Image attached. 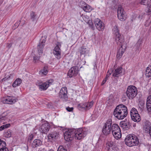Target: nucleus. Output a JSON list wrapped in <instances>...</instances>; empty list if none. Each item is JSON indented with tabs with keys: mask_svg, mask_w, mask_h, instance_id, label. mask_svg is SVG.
Wrapping results in <instances>:
<instances>
[{
	"mask_svg": "<svg viewBox=\"0 0 151 151\" xmlns=\"http://www.w3.org/2000/svg\"><path fill=\"white\" fill-rule=\"evenodd\" d=\"M40 59V57L37 56H34L33 57V60L35 61V63H36V60H39Z\"/></svg>",
	"mask_w": 151,
	"mask_h": 151,
	"instance_id": "46",
	"label": "nucleus"
},
{
	"mask_svg": "<svg viewBox=\"0 0 151 151\" xmlns=\"http://www.w3.org/2000/svg\"><path fill=\"white\" fill-rule=\"evenodd\" d=\"M6 146V144L5 142L0 139V149L4 148Z\"/></svg>",
	"mask_w": 151,
	"mask_h": 151,
	"instance_id": "40",
	"label": "nucleus"
},
{
	"mask_svg": "<svg viewBox=\"0 0 151 151\" xmlns=\"http://www.w3.org/2000/svg\"><path fill=\"white\" fill-rule=\"evenodd\" d=\"M12 45V44L11 43H7L6 44V47L9 49L11 47Z\"/></svg>",
	"mask_w": 151,
	"mask_h": 151,
	"instance_id": "47",
	"label": "nucleus"
},
{
	"mask_svg": "<svg viewBox=\"0 0 151 151\" xmlns=\"http://www.w3.org/2000/svg\"><path fill=\"white\" fill-rule=\"evenodd\" d=\"M111 132L112 134L121 131L118 125L116 124H113L112 125Z\"/></svg>",
	"mask_w": 151,
	"mask_h": 151,
	"instance_id": "21",
	"label": "nucleus"
},
{
	"mask_svg": "<svg viewBox=\"0 0 151 151\" xmlns=\"http://www.w3.org/2000/svg\"><path fill=\"white\" fill-rule=\"evenodd\" d=\"M58 133L56 132H52L51 134H49L48 136V139L50 140H52L56 138L58 135Z\"/></svg>",
	"mask_w": 151,
	"mask_h": 151,
	"instance_id": "25",
	"label": "nucleus"
},
{
	"mask_svg": "<svg viewBox=\"0 0 151 151\" xmlns=\"http://www.w3.org/2000/svg\"><path fill=\"white\" fill-rule=\"evenodd\" d=\"M83 4L85 6L82 5L81 8L86 12H90L92 10L91 7L89 5L86 4V3L84 2H83Z\"/></svg>",
	"mask_w": 151,
	"mask_h": 151,
	"instance_id": "24",
	"label": "nucleus"
},
{
	"mask_svg": "<svg viewBox=\"0 0 151 151\" xmlns=\"http://www.w3.org/2000/svg\"><path fill=\"white\" fill-rule=\"evenodd\" d=\"M48 72L47 68L45 67L43 69L39 71V73L43 75H46L47 73Z\"/></svg>",
	"mask_w": 151,
	"mask_h": 151,
	"instance_id": "33",
	"label": "nucleus"
},
{
	"mask_svg": "<svg viewBox=\"0 0 151 151\" xmlns=\"http://www.w3.org/2000/svg\"><path fill=\"white\" fill-rule=\"evenodd\" d=\"M127 47H120L117 52L116 57L118 60H119L122 57L125 52Z\"/></svg>",
	"mask_w": 151,
	"mask_h": 151,
	"instance_id": "19",
	"label": "nucleus"
},
{
	"mask_svg": "<svg viewBox=\"0 0 151 151\" xmlns=\"http://www.w3.org/2000/svg\"><path fill=\"white\" fill-rule=\"evenodd\" d=\"M114 101V98L112 96H110L106 101V103L111 105Z\"/></svg>",
	"mask_w": 151,
	"mask_h": 151,
	"instance_id": "31",
	"label": "nucleus"
},
{
	"mask_svg": "<svg viewBox=\"0 0 151 151\" xmlns=\"http://www.w3.org/2000/svg\"><path fill=\"white\" fill-rule=\"evenodd\" d=\"M5 129L4 126L3 125H2L0 127V131H2Z\"/></svg>",
	"mask_w": 151,
	"mask_h": 151,
	"instance_id": "53",
	"label": "nucleus"
},
{
	"mask_svg": "<svg viewBox=\"0 0 151 151\" xmlns=\"http://www.w3.org/2000/svg\"><path fill=\"white\" fill-rule=\"evenodd\" d=\"M145 12L147 14L150 15L151 14V5H147V7L145 9Z\"/></svg>",
	"mask_w": 151,
	"mask_h": 151,
	"instance_id": "35",
	"label": "nucleus"
},
{
	"mask_svg": "<svg viewBox=\"0 0 151 151\" xmlns=\"http://www.w3.org/2000/svg\"><path fill=\"white\" fill-rule=\"evenodd\" d=\"M57 151H67V150L65 147L63 146L60 145L58 148Z\"/></svg>",
	"mask_w": 151,
	"mask_h": 151,
	"instance_id": "41",
	"label": "nucleus"
},
{
	"mask_svg": "<svg viewBox=\"0 0 151 151\" xmlns=\"http://www.w3.org/2000/svg\"><path fill=\"white\" fill-rule=\"evenodd\" d=\"M151 3V0H142L141 4L143 5H148Z\"/></svg>",
	"mask_w": 151,
	"mask_h": 151,
	"instance_id": "38",
	"label": "nucleus"
},
{
	"mask_svg": "<svg viewBox=\"0 0 151 151\" xmlns=\"http://www.w3.org/2000/svg\"><path fill=\"white\" fill-rule=\"evenodd\" d=\"M139 114L138 111L135 108H132L130 111V114L131 116H133L135 115H137Z\"/></svg>",
	"mask_w": 151,
	"mask_h": 151,
	"instance_id": "34",
	"label": "nucleus"
},
{
	"mask_svg": "<svg viewBox=\"0 0 151 151\" xmlns=\"http://www.w3.org/2000/svg\"><path fill=\"white\" fill-rule=\"evenodd\" d=\"M93 104V102L92 101L88 103H81L78 104V108L80 110L82 111L86 110L91 108Z\"/></svg>",
	"mask_w": 151,
	"mask_h": 151,
	"instance_id": "7",
	"label": "nucleus"
},
{
	"mask_svg": "<svg viewBox=\"0 0 151 151\" xmlns=\"http://www.w3.org/2000/svg\"><path fill=\"white\" fill-rule=\"evenodd\" d=\"M88 24L90 27L93 30L94 29L95 27L93 25V23L91 20H89L88 22Z\"/></svg>",
	"mask_w": 151,
	"mask_h": 151,
	"instance_id": "39",
	"label": "nucleus"
},
{
	"mask_svg": "<svg viewBox=\"0 0 151 151\" xmlns=\"http://www.w3.org/2000/svg\"><path fill=\"white\" fill-rule=\"evenodd\" d=\"M78 66H73L69 70L68 73V76L70 78L75 76L78 73Z\"/></svg>",
	"mask_w": 151,
	"mask_h": 151,
	"instance_id": "11",
	"label": "nucleus"
},
{
	"mask_svg": "<svg viewBox=\"0 0 151 151\" xmlns=\"http://www.w3.org/2000/svg\"><path fill=\"white\" fill-rule=\"evenodd\" d=\"M22 83V80L20 78H18L14 82L12 86L13 87H16L19 86Z\"/></svg>",
	"mask_w": 151,
	"mask_h": 151,
	"instance_id": "28",
	"label": "nucleus"
},
{
	"mask_svg": "<svg viewBox=\"0 0 151 151\" xmlns=\"http://www.w3.org/2000/svg\"><path fill=\"white\" fill-rule=\"evenodd\" d=\"M46 42V39H41L40 42L37 46L38 52L39 53H42L43 52V48L45 46V43Z\"/></svg>",
	"mask_w": 151,
	"mask_h": 151,
	"instance_id": "13",
	"label": "nucleus"
},
{
	"mask_svg": "<svg viewBox=\"0 0 151 151\" xmlns=\"http://www.w3.org/2000/svg\"><path fill=\"white\" fill-rule=\"evenodd\" d=\"M36 13L32 11L30 13V18L32 21H34L36 19Z\"/></svg>",
	"mask_w": 151,
	"mask_h": 151,
	"instance_id": "36",
	"label": "nucleus"
},
{
	"mask_svg": "<svg viewBox=\"0 0 151 151\" xmlns=\"http://www.w3.org/2000/svg\"><path fill=\"white\" fill-rule=\"evenodd\" d=\"M3 113L0 116V120H3L5 119V116L3 115Z\"/></svg>",
	"mask_w": 151,
	"mask_h": 151,
	"instance_id": "50",
	"label": "nucleus"
},
{
	"mask_svg": "<svg viewBox=\"0 0 151 151\" xmlns=\"http://www.w3.org/2000/svg\"><path fill=\"white\" fill-rule=\"evenodd\" d=\"M143 40L142 39H139L137 42L136 45L138 49L141 48L143 43Z\"/></svg>",
	"mask_w": 151,
	"mask_h": 151,
	"instance_id": "30",
	"label": "nucleus"
},
{
	"mask_svg": "<svg viewBox=\"0 0 151 151\" xmlns=\"http://www.w3.org/2000/svg\"><path fill=\"white\" fill-rule=\"evenodd\" d=\"M61 46V43L58 42L57 45L55 47L53 51V54L58 59H59L61 58V50L60 49Z\"/></svg>",
	"mask_w": 151,
	"mask_h": 151,
	"instance_id": "9",
	"label": "nucleus"
},
{
	"mask_svg": "<svg viewBox=\"0 0 151 151\" xmlns=\"http://www.w3.org/2000/svg\"><path fill=\"white\" fill-rule=\"evenodd\" d=\"M151 22V21L150 20H147L145 22V26L147 27L149 26Z\"/></svg>",
	"mask_w": 151,
	"mask_h": 151,
	"instance_id": "43",
	"label": "nucleus"
},
{
	"mask_svg": "<svg viewBox=\"0 0 151 151\" xmlns=\"http://www.w3.org/2000/svg\"><path fill=\"white\" fill-rule=\"evenodd\" d=\"M67 89L66 87H63L60 90V97L65 100H67L68 99L67 95Z\"/></svg>",
	"mask_w": 151,
	"mask_h": 151,
	"instance_id": "15",
	"label": "nucleus"
},
{
	"mask_svg": "<svg viewBox=\"0 0 151 151\" xmlns=\"http://www.w3.org/2000/svg\"><path fill=\"white\" fill-rule=\"evenodd\" d=\"M16 102V99L15 97L12 96H7L5 99V102L7 104H12Z\"/></svg>",
	"mask_w": 151,
	"mask_h": 151,
	"instance_id": "18",
	"label": "nucleus"
},
{
	"mask_svg": "<svg viewBox=\"0 0 151 151\" xmlns=\"http://www.w3.org/2000/svg\"><path fill=\"white\" fill-rule=\"evenodd\" d=\"M115 36V41L118 45L120 46V47H126V44L125 42L124 36L120 33L117 32Z\"/></svg>",
	"mask_w": 151,
	"mask_h": 151,
	"instance_id": "5",
	"label": "nucleus"
},
{
	"mask_svg": "<svg viewBox=\"0 0 151 151\" xmlns=\"http://www.w3.org/2000/svg\"><path fill=\"white\" fill-rule=\"evenodd\" d=\"M125 142L129 147L137 146L139 143V139L136 135L131 134L127 135L125 139Z\"/></svg>",
	"mask_w": 151,
	"mask_h": 151,
	"instance_id": "3",
	"label": "nucleus"
},
{
	"mask_svg": "<svg viewBox=\"0 0 151 151\" xmlns=\"http://www.w3.org/2000/svg\"><path fill=\"white\" fill-rule=\"evenodd\" d=\"M112 134L114 137L116 139H120L122 137V134L121 131L117 132H116V133L113 134Z\"/></svg>",
	"mask_w": 151,
	"mask_h": 151,
	"instance_id": "32",
	"label": "nucleus"
},
{
	"mask_svg": "<svg viewBox=\"0 0 151 151\" xmlns=\"http://www.w3.org/2000/svg\"><path fill=\"white\" fill-rule=\"evenodd\" d=\"M149 93L151 94V88H150L149 90Z\"/></svg>",
	"mask_w": 151,
	"mask_h": 151,
	"instance_id": "54",
	"label": "nucleus"
},
{
	"mask_svg": "<svg viewBox=\"0 0 151 151\" xmlns=\"http://www.w3.org/2000/svg\"><path fill=\"white\" fill-rule=\"evenodd\" d=\"M107 144H108V145L107 146V147L109 149L110 147H111L113 146V145L111 143H109Z\"/></svg>",
	"mask_w": 151,
	"mask_h": 151,
	"instance_id": "51",
	"label": "nucleus"
},
{
	"mask_svg": "<svg viewBox=\"0 0 151 151\" xmlns=\"http://www.w3.org/2000/svg\"><path fill=\"white\" fill-rule=\"evenodd\" d=\"M126 94L129 99H133L137 94V88L134 86L130 85L127 87Z\"/></svg>",
	"mask_w": 151,
	"mask_h": 151,
	"instance_id": "4",
	"label": "nucleus"
},
{
	"mask_svg": "<svg viewBox=\"0 0 151 151\" xmlns=\"http://www.w3.org/2000/svg\"><path fill=\"white\" fill-rule=\"evenodd\" d=\"M131 116L132 119L135 122H138L141 120L139 114Z\"/></svg>",
	"mask_w": 151,
	"mask_h": 151,
	"instance_id": "26",
	"label": "nucleus"
},
{
	"mask_svg": "<svg viewBox=\"0 0 151 151\" xmlns=\"http://www.w3.org/2000/svg\"><path fill=\"white\" fill-rule=\"evenodd\" d=\"M94 23L96 28L99 31L103 30L104 28V24L99 19H96Z\"/></svg>",
	"mask_w": 151,
	"mask_h": 151,
	"instance_id": "12",
	"label": "nucleus"
},
{
	"mask_svg": "<svg viewBox=\"0 0 151 151\" xmlns=\"http://www.w3.org/2000/svg\"><path fill=\"white\" fill-rule=\"evenodd\" d=\"M147 108L149 112L151 111V95L148 96L146 102Z\"/></svg>",
	"mask_w": 151,
	"mask_h": 151,
	"instance_id": "22",
	"label": "nucleus"
},
{
	"mask_svg": "<svg viewBox=\"0 0 151 151\" xmlns=\"http://www.w3.org/2000/svg\"><path fill=\"white\" fill-rule=\"evenodd\" d=\"M42 144V142L40 139H35L32 144L33 147L35 148L41 145Z\"/></svg>",
	"mask_w": 151,
	"mask_h": 151,
	"instance_id": "23",
	"label": "nucleus"
},
{
	"mask_svg": "<svg viewBox=\"0 0 151 151\" xmlns=\"http://www.w3.org/2000/svg\"><path fill=\"white\" fill-rule=\"evenodd\" d=\"M53 82L52 79L49 80L44 83H40L39 85L37 84L41 91L45 90L47 88L52 85Z\"/></svg>",
	"mask_w": 151,
	"mask_h": 151,
	"instance_id": "8",
	"label": "nucleus"
},
{
	"mask_svg": "<svg viewBox=\"0 0 151 151\" xmlns=\"http://www.w3.org/2000/svg\"><path fill=\"white\" fill-rule=\"evenodd\" d=\"M34 135L32 134H31L28 137V140H32L33 138Z\"/></svg>",
	"mask_w": 151,
	"mask_h": 151,
	"instance_id": "45",
	"label": "nucleus"
},
{
	"mask_svg": "<svg viewBox=\"0 0 151 151\" xmlns=\"http://www.w3.org/2000/svg\"><path fill=\"white\" fill-rule=\"evenodd\" d=\"M79 51L80 52L81 55H84L86 53H87L88 52L87 49L84 46L81 47L79 50Z\"/></svg>",
	"mask_w": 151,
	"mask_h": 151,
	"instance_id": "27",
	"label": "nucleus"
},
{
	"mask_svg": "<svg viewBox=\"0 0 151 151\" xmlns=\"http://www.w3.org/2000/svg\"><path fill=\"white\" fill-rule=\"evenodd\" d=\"M87 134L86 131L83 128L77 129L72 128L68 129L65 132L64 138L67 141L72 140L73 137L76 139L80 140L85 137Z\"/></svg>",
	"mask_w": 151,
	"mask_h": 151,
	"instance_id": "1",
	"label": "nucleus"
},
{
	"mask_svg": "<svg viewBox=\"0 0 151 151\" xmlns=\"http://www.w3.org/2000/svg\"><path fill=\"white\" fill-rule=\"evenodd\" d=\"M0 151H9L8 149L6 147L0 149Z\"/></svg>",
	"mask_w": 151,
	"mask_h": 151,
	"instance_id": "49",
	"label": "nucleus"
},
{
	"mask_svg": "<svg viewBox=\"0 0 151 151\" xmlns=\"http://www.w3.org/2000/svg\"><path fill=\"white\" fill-rule=\"evenodd\" d=\"M48 151H54L52 149H50V150H48Z\"/></svg>",
	"mask_w": 151,
	"mask_h": 151,
	"instance_id": "55",
	"label": "nucleus"
},
{
	"mask_svg": "<svg viewBox=\"0 0 151 151\" xmlns=\"http://www.w3.org/2000/svg\"><path fill=\"white\" fill-rule=\"evenodd\" d=\"M122 67H119L116 69L113 72L112 76L115 77H118L122 72Z\"/></svg>",
	"mask_w": 151,
	"mask_h": 151,
	"instance_id": "20",
	"label": "nucleus"
},
{
	"mask_svg": "<svg viewBox=\"0 0 151 151\" xmlns=\"http://www.w3.org/2000/svg\"><path fill=\"white\" fill-rule=\"evenodd\" d=\"M73 107L70 108L68 107L66 108V109L68 111L71 112L73 111Z\"/></svg>",
	"mask_w": 151,
	"mask_h": 151,
	"instance_id": "48",
	"label": "nucleus"
},
{
	"mask_svg": "<svg viewBox=\"0 0 151 151\" xmlns=\"http://www.w3.org/2000/svg\"><path fill=\"white\" fill-rule=\"evenodd\" d=\"M4 125V126L5 129H6L9 127L10 126V124H6Z\"/></svg>",
	"mask_w": 151,
	"mask_h": 151,
	"instance_id": "52",
	"label": "nucleus"
},
{
	"mask_svg": "<svg viewBox=\"0 0 151 151\" xmlns=\"http://www.w3.org/2000/svg\"><path fill=\"white\" fill-rule=\"evenodd\" d=\"M4 136L6 137H10L11 136V132L10 131L6 132L4 134Z\"/></svg>",
	"mask_w": 151,
	"mask_h": 151,
	"instance_id": "42",
	"label": "nucleus"
},
{
	"mask_svg": "<svg viewBox=\"0 0 151 151\" xmlns=\"http://www.w3.org/2000/svg\"><path fill=\"white\" fill-rule=\"evenodd\" d=\"M118 26L116 25L114 27V28L112 29L113 32H114V34L115 35V36H116V34L117 35L116 33L117 32H118L119 33V30L118 29Z\"/></svg>",
	"mask_w": 151,
	"mask_h": 151,
	"instance_id": "37",
	"label": "nucleus"
},
{
	"mask_svg": "<svg viewBox=\"0 0 151 151\" xmlns=\"http://www.w3.org/2000/svg\"><path fill=\"white\" fill-rule=\"evenodd\" d=\"M143 130L146 133H147L151 128V123L148 121L145 120L143 123Z\"/></svg>",
	"mask_w": 151,
	"mask_h": 151,
	"instance_id": "16",
	"label": "nucleus"
},
{
	"mask_svg": "<svg viewBox=\"0 0 151 151\" xmlns=\"http://www.w3.org/2000/svg\"><path fill=\"white\" fill-rule=\"evenodd\" d=\"M128 114L127 107L123 104L117 106L113 112L114 116L119 119H122L125 118Z\"/></svg>",
	"mask_w": 151,
	"mask_h": 151,
	"instance_id": "2",
	"label": "nucleus"
},
{
	"mask_svg": "<svg viewBox=\"0 0 151 151\" xmlns=\"http://www.w3.org/2000/svg\"><path fill=\"white\" fill-rule=\"evenodd\" d=\"M112 121L110 119L107 120L103 127L102 132L105 135L109 134L111 131Z\"/></svg>",
	"mask_w": 151,
	"mask_h": 151,
	"instance_id": "6",
	"label": "nucleus"
},
{
	"mask_svg": "<svg viewBox=\"0 0 151 151\" xmlns=\"http://www.w3.org/2000/svg\"><path fill=\"white\" fill-rule=\"evenodd\" d=\"M50 128V126L49 124L46 122L42 125L39 130L42 133L46 134L49 130Z\"/></svg>",
	"mask_w": 151,
	"mask_h": 151,
	"instance_id": "14",
	"label": "nucleus"
},
{
	"mask_svg": "<svg viewBox=\"0 0 151 151\" xmlns=\"http://www.w3.org/2000/svg\"><path fill=\"white\" fill-rule=\"evenodd\" d=\"M145 74L147 77H151V65L147 68Z\"/></svg>",
	"mask_w": 151,
	"mask_h": 151,
	"instance_id": "29",
	"label": "nucleus"
},
{
	"mask_svg": "<svg viewBox=\"0 0 151 151\" xmlns=\"http://www.w3.org/2000/svg\"><path fill=\"white\" fill-rule=\"evenodd\" d=\"M117 16L118 18L121 21H124L126 19L125 12L121 6H119L117 10Z\"/></svg>",
	"mask_w": 151,
	"mask_h": 151,
	"instance_id": "10",
	"label": "nucleus"
},
{
	"mask_svg": "<svg viewBox=\"0 0 151 151\" xmlns=\"http://www.w3.org/2000/svg\"><path fill=\"white\" fill-rule=\"evenodd\" d=\"M108 77V76H107V75H106L105 78L103 80V81L101 84V85H103L106 83V81L107 79V78Z\"/></svg>",
	"mask_w": 151,
	"mask_h": 151,
	"instance_id": "44",
	"label": "nucleus"
},
{
	"mask_svg": "<svg viewBox=\"0 0 151 151\" xmlns=\"http://www.w3.org/2000/svg\"><path fill=\"white\" fill-rule=\"evenodd\" d=\"M120 126L123 129L127 130L130 129L131 126V124L129 121H122L120 123Z\"/></svg>",
	"mask_w": 151,
	"mask_h": 151,
	"instance_id": "17",
	"label": "nucleus"
}]
</instances>
